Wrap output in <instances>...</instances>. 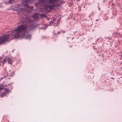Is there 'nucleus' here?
I'll list each match as a JSON object with an SVG mask.
<instances>
[{
	"label": "nucleus",
	"mask_w": 122,
	"mask_h": 122,
	"mask_svg": "<svg viewBox=\"0 0 122 122\" xmlns=\"http://www.w3.org/2000/svg\"><path fill=\"white\" fill-rule=\"evenodd\" d=\"M41 17H45V15L44 14H41Z\"/></svg>",
	"instance_id": "9d476101"
},
{
	"label": "nucleus",
	"mask_w": 122,
	"mask_h": 122,
	"mask_svg": "<svg viewBox=\"0 0 122 122\" xmlns=\"http://www.w3.org/2000/svg\"><path fill=\"white\" fill-rule=\"evenodd\" d=\"M56 19H54V20H53L50 22V23H49V24H51L52 23H53V25L55 26H56L57 25V24L56 25L55 24V23H56L55 22L56 21Z\"/></svg>",
	"instance_id": "423d86ee"
},
{
	"label": "nucleus",
	"mask_w": 122,
	"mask_h": 122,
	"mask_svg": "<svg viewBox=\"0 0 122 122\" xmlns=\"http://www.w3.org/2000/svg\"><path fill=\"white\" fill-rule=\"evenodd\" d=\"M96 20L97 21L98 20Z\"/></svg>",
	"instance_id": "dca6fc26"
},
{
	"label": "nucleus",
	"mask_w": 122,
	"mask_h": 122,
	"mask_svg": "<svg viewBox=\"0 0 122 122\" xmlns=\"http://www.w3.org/2000/svg\"><path fill=\"white\" fill-rule=\"evenodd\" d=\"M33 17L36 18H38V15L37 14H34L33 16Z\"/></svg>",
	"instance_id": "1a4fd4ad"
},
{
	"label": "nucleus",
	"mask_w": 122,
	"mask_h": 122,
	"mask_svg": "<svg viewBox=\"0 0 122 122\" xmlns=\"http://www.w3.org/2000/svg\"><path fill=\"white\" fill-rule=\"evenodd\" d=\"M1 79H2V78H1Z\"/></svg>",
	"instance_id": "4468645a"
},
{
	"label": "nucleus",
	"mask_w": 122,
	"mask_h": 122,
	"mask_svg": "<svg viewBox=\"0 0 122 122\" xmlns=\"http://www.w3.org/2000/svg\"><path fill=\"white\" fill-rule=\"evenodd\" d=\"M5 91L3 94V95L4 96H5L6 95L8 94L10 91V90H8L7 88H5Z\"/></svg>",
	"instance_id": "39448f33"
},
{
	"label": "nucleus",
	"mask_w": 122,
	"mask_h": 122,
	"mask_svg": "<svg viewBox=\"0 0 122 122\" xmlns=\"http://www.w3.org/2000/svg\"><path fill=\"white\" fill-rule=\"evenodd\" d=\"M31 0H25L23 3V4H22L23 6H26L29 7L28 6V4L30 3L31 2Z\"/></svg>",
	"instance_id": "20e7f679"
},
{
	"label": "nucleus",
	"mask_w": 122,
	"mask_h": 122,
	"mask_svg": "<svg viewBox=\"0 0 122 122\" xmlns=\"http://www.w3.org/2000/svg\"><path fill=\"white\" fill-rule=\"evenodd\" d=\"M31 36L30 35H28L26 37L28 38H30V37Z\"/></svg>",
	"instance_id": "f8f14e48"
},
{
	"label": "nucleus",
	"mask_w": 122,
	"mask_h": 122,
	"mask_svg": "<svg viewBox=\"0 0 122 122\" xmlns=\"http://www.w3.org/2000/svg\"><path fill=\"white\" fill-rule=\"evenodd\" d=\"M14 0H9L8 2L7 3L10 4H12L13 3Z\"/></svg>",
	"instance_id": "6e6552de"
},
{
	"label": "nucleus",
	"mask_w": 122,
	"mask_h": 122,
	"mask_svg": "<svg viewBox=\"0 0 122 122\" xmlns=\"http://www.w3.org/2000/svg\"><path fill=\"white\" fill-rule=\"evenodd\" d=\"M26 28L25 25L21 24L19 25L16 29L12 31L3 34L0 37V44L3 43L6 41L11 40L13 38H16L18 37L20 38L24 37L27 33Z\"/></svg>",
	"instance_id": "f257e3e1"
},
{
	"label": "nucleus",
	"mask_w": 122,
	"mask_h": 122,
	"mask_svg": "<svg viewBox=\"0 0 122 122\" xmlns=\"http://www.w3.org/2000/svg\"><path fill=\"white\" fill-rule=\"evenodd\" d=\"M5 62L8 61L9 63H10L11 64V60L9 58H8L7 59H6V60H5Z\"/></svg>",
	"instance_id": "0eeeda50"
},
{
	"label": "nucleus",
	"mask_w": 122,
	"mask_h": 122,
	"mask_svg": "<svg viewBox=\"0 0 122 122\" xmlns=\"http://www.w3.org/2000/svg\"><path fill=\"white\" fill-rule=\"evenodd\" d=\"M62 32H63V33H64V31L63 30L61 31H58L57 32V34L58 35L59 34L61 33Z\"/></svg>",
	"instance_id": "9b49d317"
},
{
	"label": "nucleus",
	"mask_w": 122,
	"mask_h": 122,
	"mask_svg": "<svg viewBox=\"0 0 122 122\" xmlns=\"http://www.w3.org/2000/svg\"><path fill=\"white\" fill-rule=\"evenodd\" d=\"M60 0H40L39 1V3L41 4L42 5L43 4L47 2L49 4L54 6L56 5L57 2H59Z\"/></svg>",
	"instance_id": "f03ea898"
},
{
	"label": "nucleus",
	"mask_w": 122,
	"mask_h": 122,
	"mask_svg": "<svg viewBox=\"0 0 122 122\" xmlns=\"http://www.w3.org/2000/svg\"><path fill=\"white\" fill-rule=\"evenodd\" d=\"M72 39H74V37H73L72 38Z\"/></svg>",
	"instance_id": "ddd939ff"
},
{
	"label": "nucleus",
	"mask_w": 122,
	"mask_h": 122,
	"mask_svg": "<svg viewBox=\"0 0 122 122\" xmlns=\"http://www.w3.org/2000/svg\"><path fill=\"white\" fill-rule=\"evenodd\" d=\"M1 89V87H0V90Z\"/></svg>",
	"instance_id": "2eb2a0df"
},
{
	"label": "nucleus",
	"mask_w": 122,
	"mask_h": 122,
	"mask_svg": "<svg viewBox=\"0 0 122 122\" xmlns=\"http://www.w3.org/2000/svg\"><path fill=\"white\" fill-rule=\"evenodd\" d=\"M14 73L13 71L9 70V71L7 73V76L10 78L12 77L13 75L14 74Z\"/></svg>",
	"instance_id": "7ed1b4c3"
}]
</instances>
